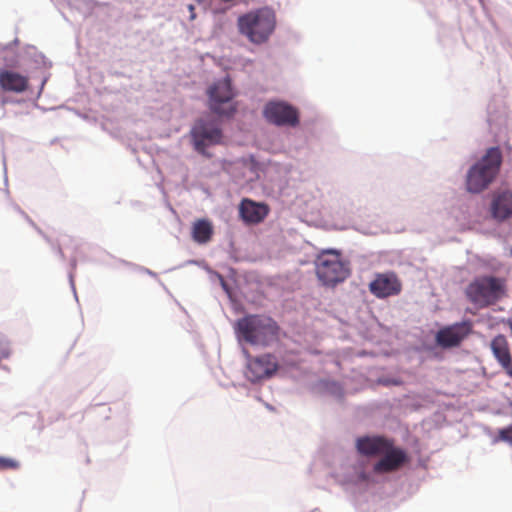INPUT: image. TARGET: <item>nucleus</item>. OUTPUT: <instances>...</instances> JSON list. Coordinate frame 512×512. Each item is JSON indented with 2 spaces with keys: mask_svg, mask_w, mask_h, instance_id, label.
<instances>
[{
  "mask_svg": "<svg viewBox=\"0 0 512 512\" xmlns=\"http://www.w3.org/2000/svg\"><path fill=\"white\" fill-rule=\"evenodd\" d=\"M234 329L239 340L263 347L277 341L280 333V327L274 319L260 314H249L238 319Z\"/></svg>",
  "mask_w": 512,
  "mask_h": 512,
  "instance_id": "f257e3e1",
  "label": "nucleus"
},
{
  "mask_svg": "<svg viewBox=\"0 0 512 512\" xmlns=\"http://www.w3.org/2000/svg\"><path fill=\"white\" fill-rule=\"evenodd\" d=\"M238 30L251 43L262 45L269 41L277 25L276 14L269 7H262L241 15Z\"/></svg>",
  "mask_w": 512,
  "mask_h": 512,
  "instance_id": "f03ea898",
  "label": "nucleus"
},
{
  "mask_svg": "<svg viewBox=\"0 0 512 512\" xmlns=\"http://www.w3.org/2000/svg\"><path fill=\"white\" fill-rule=\"evenodd\" d=\"M506 291L505 278L485 275L470 282L465 289V295L477 308H486L504 298Z\"/></svg>",
  "mask_w": 512,
  "mask_h": 512,
  "instance_id": "7ed1b4c3",
  "label": "nucleus"
},
{
  "mask_svg": "<svg viewBox=\"0 0 512 512\" xmlns=\"http://www.w3.org/2000/svg\"><path fill=\"white\" fill-rule=\"evenodd\" d=\"M502 163L499 147L489 148L485 155L473 165L466 177V188L471 193H480L495 179Z\"/></svg>",
  "mask_w": 512,
  "mask_h": 512,
  "instance_id": "20e7f679",
  "label": "nucleus"
},
{
  "mask_svg": "<svg viewBox=\"0 0 512 512\" xmlns=\"http://www.w3.org/2000/svg\"><path fill=\"white\" fill-rule=\"evenodd\" d=\"M316 274L318 279L326 286H335L349 276V269L335 250L321 252L316 259Z\"/></svg>",
  "mask_w": 512,
  "mask_h": 512,
  "instance_id": "39448f33",
  "label": "nucleus"
},
{
  "mask_svg": "<svg viewBox=\"0 0 512 512\" xmlns=\"http://www.w3.org/2000/svg\"><path fill=\"white\" fill-rule=\"evenodd\" d=\"M209 97V108L212 112L231 117L236 112V106L232 103L235 96L231 80L226 77L214 82L207 91Z\"/></svg>",
  "mask_w": 512,
  "mask_h": 512,
  "instance_id": "423d86ee",
  "label": "nucleus"
},
{
  "mask_svg": "<svg viewBox=\"0 0 512 512\" xmlns=\"http://www.w3.org/2000/svg\"><path fill=\"white\" fill-rule=\"evenodd\" d=\"M191 137L194 149L205 157L211 155L206 151L208 146L220 144L222 131L214 122L198 120L191 129Z\"/></svg>",
  "mask_w": 512,
  "mask_h": 512,
  "instance_id": "0eeeda50",
  "label": "nucleus"
},
{
  "mask_svg": "<svg viewBox=\"0 0 512 512\" xmlns=\"http://www.w3.org/2000/svg\"><path fill=\"white\" fill-rule=\"evenodd\" d=\"M244 354L247 358L245 377L251 383L270 378L278 370V363L272 354L252 357L246 349H244Z\"/></svg>",
  "mask_w": 512,
  "mask_h": 512,
  "instance_id": "6e6552de",
  "label": "nucleus"
},
{
  "mask_svg": "<svg viewBox=\"0 0 512 512\" xmlns=\"http://www.w3.org/2000/svg\"><path fill=\"white\" fill-rule=\"evenodd\" d=\"M266 120L277 126H296L299 123L298 111L285 102H269L263 110Z\"/></svg>",
  "mask_w": 512,
  "mask_h": 512,
  "instance_id": "1a4fd4ad",
  "label": "nucleus"
},
{
  "mask_svg": "<svg viewBox=\"0 0 512 512\" xmlns=\"http://www.w3.org/2000/svg\"><path fill=\"white\" fill-rule=\"evenodd\" d=\"M401 290L402 283L394 272L377 273L369 283L371 294L380 299L396 296Z\"/></svg>",
  "mask_w": 512,
  "mask_h": 512,
  "instance_id": "9d476101",
  "label": "nucleus"
},
{
  "mask_svg": "<svg viewBox=\"0 0 512 512\" xmlns=\"http://www.w3.org/2000/svg\"><path fill=\"white\" fill-rule=\"evenodd\" d=\"M471 332V323L463 321L441 328L436 334V342L443 348L458 346Z\"/></svg>",
  "mask_w": 512,
  "mask_h": 512,
  "instance_id": "9b49d317",
  "label": "nucleus"
},
{
  "mask_svg": "<svg viewBox=\"0 0 512 512\" xmlns=\"http://www.w3.org/2000/svg\"><path fill=\"white\" fill-rule=\"evenodd\" d=\"M382 455L383 457L373 466V471L377 474L397 471L408 462L407 453L402 448L395 447L394 441H392L391 448H388Z\"/></svg>",
  "mask_w": 512,
  "mask_h": 512,
  "instance_id": "f8f14e48",
  "label": "nucleus"
},
{
  "mask_svg": "<svg viewBox=\"0 0 512 512\" xmlns=\"http://www.w3.org/2000/svg\"><path fill=\"white\" fill-rule=\"evenodd\" d=\"M270 208L266 203L244 198L239 205V215L246 224H259L268 216Z\"/></svg>",
  "mask_w": 512,
  "mask_h": 512,
  "instance_id": "ddd939ff",
  "label": "nucleus"
},
{
  "mask_svg": "<svg viewBox=\"0 0 512 512\" xmlns=\"http://www.w3.org/2000/svg\"><path fill=\"white\" fill-rule=\"evenodd\" d=\"M392 441L383 436H364L356 440V448L361 455L378 456L391 448Z\"/></svg>",
  "mask_w": 512,
  "mask_h": 512,
  "instance_id": "4468645a",
  "label": "nucleus"
},
{
  "mask_svg": "<svg viewBox=\"0 0 512 512\" xmlns=\"http://www.w3.org/2000/svg\"><path fill=\"white\" fill-rule=\"evenodd\" d=\"M491 217L503 222L512 217V192L505 191L495 195L490 204Z\"/></svg>",
  "mask_w": 512,
  "mask_h": 512,
  "instance_id": "2eb2a0df",
  "label": "nucleus"
},
{
  "mask_svg": "<svg viewBox=\"0 0 512 512\" xmlns=\"http://www.w3.org/2000/svg\"><path fill=\"white\" fill-rule=\"evenodd\" d=\"M491 349L495 358L512 378V357L505 336H496L491 342Z\"/></svg>",
  "mask_w": 512,
  "mask_h": 512,
  "instance_id": "dca6fc26",
  "label": "nucleus"
},
{
  "mask_svg": "<svg viewBox=\"0 0 512 512\" xmlns=\"http://www.w3.org/2000/svg\"><path fill=\"white\" fill-rule=\"evenodd\" d=\"M0 86L5 91L23 92L28 87V78L17 72L0 71Z\"/></svg>",
  "mask_w": 512,
  "mask_h": 512,
  "instance_id": "f3484780",
  "label": "nucleus"
},
{
  "mask_svg": "<svg viewBox=\"0 0 512 512\" xmlns=\"http://www.w3.org/2000/svg\"><path fill=\"white\" fill-rule=\"evenodd\" d=\"M213 235V226L207 219H200L192 226V238L198 244L208 243Z\"/></svg>",
  "mask_w": 512,
  "mask_h": 512,
  "instance_id": "a211bd4d",
  "label": "nucleus"
},
{
  "mask_svg": "<svg viewBox=\"0 0 512 512\" xmlns=\"http://www.w3.org/2000/svg\"><path fill=\"white\" fill-rule=\"evenodd\" d=\"M495 441H502L512 446V425L502 428L498 431Z\"/></svg>",
  "mask_w": 512,
  "mask_h": 512,
  "instance_id": "6ab92c4d",
  "label": "nucleus"
},
{
  "mask_svg": "<svg viewBox=\"0 0 512 512\" xmlns=\"http://www.w3.org/2000/svg\"><path fill=\"white\" fill-rule=\"evenodd\" d=\"M19 466V462L15 459L0 456V470H15Z\"/></svg>",
  "mask_w": 512,
  "mask_h": 512,
  "instance_id": "aec40b11",
  "label": "nucleus"
},
{
  "mask_svg": "<svg viewBox=\"0 0 512 512\" xmlns=\"http://www.w3.org/2000/svg\"><path fill=\"white\" fill-rule=\"evenodd\" d=\"M11 354V348L8 340L0 335V362L7 359Z\"/></svg>",
  "mask_w": 512,
  "mask_h": 512,
  "instance_id": "412c9836",
  "label": "nucleus"
},
{
  "mask_svg": "<svg viewBox=\"0 0 512 512\" xmlns=\"http://www.w3.org/2000/svg\"><path fill=\"white\" fill-rule=\"evenodd\" d=\"M188 10L190 12V20H194L196 18L194 5H192V4L188 5Z\"/></svg>",
  "mask_w": 512,
  "mask_h": 512,
  "instance_id": "4be33fe9",
  "label": "nucleus"
}]
</instances>
